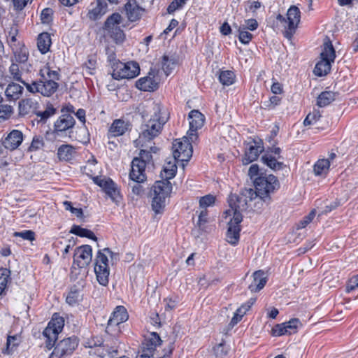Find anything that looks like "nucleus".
Listing matches in <instances>:
<instances>
[{"label":"nucleus","instance_id":"f257e3e1","mask_svg":"<svg viewBox=\"0 0 358 358\" xmlns=\"http://www.w3.org/2000/svg\"><path fill=\"white\" fill-rule=\"evenodd\" d=\"M168 119L165 108L159 104H155L150 119L143 124L141 133L134 142L135 146L147 147L148 144H152V140L161 133Z\"/></svg>","mask_w":358,"mask_h":358},{"label":"nucleus","instance_id":"f03ea898","mask_svg":"<svg viewBox=\"0 0 358 358\" xmlns=\"http://www.w3.org/2000/svg\"><path fill=\"white\" fill-rule=\"evenodd\" d=\"M228 203L229 208L224 213V218L229 219L226 240L229 244L236 245L240 238L241 230L240 223L243 220L242 212L246 210L248 208L244 201L241 200L238 202L236 194H231L229 196Z\"/></svg>","mask_w":358,"mask_h":358},{"label":"nucleus","instance_id":"7ed1b4c3","mask_svg":"<svg viewBox=\"0 0 358 358\" xmlns=\"http://www.w3.org/2000/svg\"><path fill=\"white\" fill-rule=\"evenodd\" d=\"M255 190L252 188H245L241 192V195L238 196V202L244 201L246 207H250V202L259 197V200L268 197L271 193L279 187V182L277 178L273 175L260 176L255 180Z\"/></svg>","mask_w":358,"mask_h":358},{"label":"nucleus","instance_id":"20e7f679","mask_svg":"<svg viewBox=\"0 0 358 358\" xmlns=\"http://www.w3.org/2000/svg\"><path fill=\"white\" fill-rule=\"evenodd\" d=\"M40 76L41 79L39 81L25 84V87L31 93L38 92L45 96H50L59 87L57 83L59 77V73L57 71L51 70L49 65L46 64L40 69Z\"/></svg>","mask_w":358,"mask_h":358},{"label":"nucleus","instance_id":"39448f33","mask_svg":"<svg viewBox=\"0 0 358 358\" xmlns=\"http://www.w3.org/2000/svg\"><path fill=\"white\" fill-rule=\"evenodd\" d=\"M28 59L29 52L24 46L13 50V56L10 59L11 64L8 69L10 78L20 82L24 86L25 84L29 83L23 80V76L31 72V65L28 62Z\"/></svg>","mask_w":358,"mask_h":358},{"label":"nucleus","instance_id":"423d86ee","mask_svg":"<svg viewBox=\"0 0 358 358\" xmlns=\"http://www.w3.org/2000/svg\"><path fill=\"white\" fill-rule=\"evenodd\" d=\"M114 253L106 248L99 250L95 257L94 273L98 282L103 286H106L109 282L110 266L108 256L113 257Z\"/></svg>","mask_w":358,"mask_h":358},{"label":"nucleus","instance_id":"0eeeda50","mask_svg":"<svg viewBox=\"0 0 358 358\" xmlns=\"http://www.w3.org/2000/svg\"><path fill=\"white\" fill-rule=\"evenodd\" d=\"M172 190L170 181L162 180L155 182L152 187L153 198L152 208L155 213H160L165 207L166 199Z\"/></svg>","mask_w":358,"mask_h":358},{"label":"nucleus","instance_id":"6e6552de","mask_svg":"<svg viewBox=\"0 0 358 358\" xmlns=\"http://www.w3.org/2000/svg\"><path fill=\"white\" fill-rule=\"evenodd\" d=\"M336 58L335 50L330 41L324 43L322 51L320 54V60L316 64L314 73L317 76L327 75L331 70V64Z\"/></svg>","mask_w":358,"mask_h":358},{"label":"nucleus","instance_id":"1a4fd4ad","mask_svg":"<svg viewBox=\"0 0 358 358\" xmlns=\"http://www.w3.org/2000/svg\"><path fill=\"white\" fill-rule=\"evenodd\" d=\"M301 12L298 7L291 6L287 12V18L279 14L276 20L284 27V35L286 38L290 39L296 31L297 26L300 22Z\"/></svg>","mask_w":358,"mask_h":358},{"label":"nucleus","instance_id":"9d476101","mask_svg":"<svg viewBox=\"0 0 358 358\" xmlns=\"http://www.w3.org/2000/svg\"><path fill=\"white\" fill-rule=\"evenodd\" d=\"M129 318L127 309L123 306H117L110 317L106 327V332L113 336H118L124 327L122 324Z\"/></svg>","mask_w":358,"mask_h":358},{"label":"nucleus","instance_id":"9b49d317","mask_svg":"<svg viewBox=\"0 0 358 358\" xmlns=\"http://www.w3.org/2000/svg\"><path fill=\"white\" fill-rule=\"evenodd\" d=\"M192 141L188 136L182 138L176 139L173 143L172 150L173 157L182 163V168L189 161L192 156Z\"/></svg>","mask_w":358,"mask_h":358},{"label":"nucleus","instance_id":"f8f14e48","mask_svg":"<svg viewBox=\"0 0 358 358\" xmlns=\"http://www.w3.org/2000/svg\"><path fill=\"white\" fill-rule=\"evenodd\" d=\"M64 326V318L57 313L54 314L48 327L43 332V336L46 338L45 345L48 350L54 346L57 336L62 331Z\"/></svg>","mask_w":358,"mask_h":358},{"label":"nucleus","instance_id":"ddd939ff","mask_svg":"<svg viewBox=\"0 0 358 358\" xmlns=\"http://www.w3.org/2000/svg\"><path fill=\"white\" fill-rule=\"evenodd\" d=\"M122 23V17L117 13L110 15L104 23V29L117 43L123 42L125 38L124 31L121 29Z\"/></svg>","mask_w":358,"mask_h":358},{"label":"nucleus","instance_id":"4468645a","mask_svg":"<svg viewBox=\"0 0 358 358\" xmlns=\"http://www.w3.org/2000/svg\"><path fill=\"white\" fill-rule=\"evenodd\" d=\"M113 77L116 80L131 79L139 74V65L136 62L113 63Z\"/></svg>","mask_w":358,"mask_h":358},{"label":"nucleus","instance_id":"2eb2a0df","mask_svg":"<svg viewBox=\"0 0 358 358\" xmlns=\"http://www.w3.org/2000/svg\"><path fill=\"white\" fill-rule=\"evenodd\" d=\"M93 182L99 186L102 190L112 199L114 202H118L121 199L120 190L116 184L109 178L105 176H94Z\"/></svg>","mask_w":358,"mask_h":358},{"label":"nucleus","instance_id":"dca6fc26","mask_svg":"<svg viewBox=\"0 0 358 358\" xmlns=\"http://www.w3.org/2000/svg\"><path fill=\"white\" fill-rule=\"evenodd\" d=\"M78 346L76 337H69L60 341L55 347L49 358H62L72 354Z\"/></svg>","mask_w":358,"mask_h":358},{"label":"nucleus","instance_id":"f3484780","mask_svg":"<svg viewBox=\"0 0 358 358\" xmlns=\"http://www.w3.org/2000/svg\"><path fill=\"white\" fill-rule=\"evenodd\" d=\"M189 129L187 135L192 142H195L198 138L197 131L203 126L205 116L198 110H192L188 115Z\"/></svg>","mask_w":358,"mask_h":358},{"label":"nucleus","instance_id":"a211bd4d","mask_svg":"<svg viewBox=\"0 0 358 358\" xmlns=\"http://www.w3.org/2000/svg\"><path fill=\"white\" fill-rule=\"evenodd\" d=\"M162 341L156 332H148L144 336V341L142 343V354L141 358H150L154 355L157 348L159 346Z\"/></svg>","mask_w":358,"mask_h":358},{"label":"nucleus","instance_id":"6ab92c4d","mask_svg":"<svg viewBox=\"0 0 358 358\" xmlns=\"http://www.w3.org/2000/svg\"><path fill=\"white\" fill-rule=\"evenodd\" d=\"M300 324L301 322L299 319H291L288 322L275 325L271 329V335L275 337H279L294 334L297 331Z\"/></svg>","mask_w":358,"mask_h":358},{"label":"nucleus","instance_id":"aec40b11","mask_svg":"<svg viewBox=\"0 0 358 358\" xmlns=\"http://www.w3.org/2000/svg\"><path fill=\"white\" fill-rule=\"evenodd\" d=\"M92 249L89 245H84L75 250L73 263L80 268L88 266L92 262Z\"/></svg>","mask_w":358,"mask_h":358},{"label":"nucleus","instance_id":"412c9836","mask_svg":"<svg viewBox=\"0 0 358 358\" xmlns=\"http://www.w3.org/2000/svg\"><path fill=\"white\" fill-rule=\"evenodd\" d=\"M129 173V178L134 182L142 183L146 180L145 162L141 159H133Z\"/></svg>","mask_w":358,"mask_h":358},{"label":"nucleus","instance_id":"4be33fe9","mask_svg":"<svg viewBox=\"0 0 358 358\" xmlns=\"http://www.w3.org/2000/svg\"><path fill=\"white\" fill-rule=\"evenodd\" d=\"M24 135L22 132L17 129L12 130L3 141V145L5 148L14 150L17 149L22 143Z\"/></svg>","mask_w":358,"mask_h":358},{"label":"nucleus","instance_id":"5701e85b","mask_svg":"<svg viewBox=\"0 0 358 358\" xmlns=\"http://www.w3.org/2000/svg\"><path fill=\"white\" fill-rule=\"evenodd\" d=\"M127 18L131 22L138 20L144 11L136 3V0H128L124 6Z\"/></svg>","mask_w":358,"mask_h":358},{"label":"nucleus","instance_id":"b1692460","mask_svg":"<svg viewBox=\"0 0 358 358\" xmlns=\"http://www.w3.org/2000/svg\"><path fill=\"white\" fill-rule=\"evenodd\" d=\"M138 89L145 92H152L158 87V83L155 79V76L149 73L148 76L139 78L136 83Z\"/></svg>","mask_w":358,"mask_h":358},{"label":"nucleus","instance_id":"393cba45","mask_svg":"<svg viewBox=\"0 0 358 358\" xmlns=\"http://www.w3.org/2000/svg\"><path fill=\"white\" fill-rule=\"evenodd\" d=\"M75 123L74 117L71 115L63 114L55 122V131L56 133L65 131L73 127Z\"/></svg>","mask_w":358,"mask_h":358},{"label":"nucleus","instance_id":"a878e982","mask_svg":"<svg viewBox=\"0 0 358 358\" xmlns=\"http://www.w3.org/2000/svg\"><path fill=\"white\" fill-rule=\"evenodd\" d=\"M107 10V4L103 0H96L91 3V8L87 13V17L91 20H96L101 18Z\"/></svg>","mask_w":358,"mask_h":358},{"label":"nucleus","instance_id":"bb28decb","mask_svg":"<svg viewBox=\"0 0 358 358\" xmlns=\"http://www.w3.org/2000/svg\"><path fill=\"white\" fill-rule=\"evenodd\" d=\"M263 150L264 148L262 144L255 142V144L250 145L248 149L245 151L244 157H243V164H249L255 161Z\"/></svg>","mask_w":358,"mask_h":358},{"label":"nucleus","instance_id":"cd10ccee","mask_svg":"<svg viewBox=\"0 0 358 358\" xmlns=\"http://www.w3.org/2000/svg\"><path fill=\"white\" fill-rule=\"evenodd\" d=\"M253 280L249 285V289L252 292H257L264 288L266 282L267 278L264 271L259 270L255 271L252 275Z\"/></svg>","mask_w":358,"mask_h":358},{"label":"nucleus","instance_id":"c85d7f7f","mask_svg":"<svg viewBox=\"0 0 358 358\" xmlns=\"http://www.w3.org/2000/svg\"><path fill=\"white\" fill-rule=\"evenodd\" d=\"M178 162H180V160H178L174 157L172 159L166 162L161 172V177L163 180H167L169 181V180L175 177L177 172L176 163Z\"/></svg>","mask_w":358,"mask_h":358},{"label":"nucleus","instance_id":"c756f323","mask_svg":"<svg viewBox=\"0 0 358 358\" xmlns=\"http://www.w3.org/2000/svg\"><path fill=\"white\" fill-rule=\"evenodd\" d=\"M38 105V102L31 98L24 99L19 102L20 113L23 115L36 113Z\"/></svg>","mask_w":358,"mask_h":358},{"label":"nucleus","instance_id":"7c9ffc66","mask_svg":"<svg viewBox=\"0 0 358 358\" xmlns=\"http://www.w3.org/2000/svg\"><path fill=\"white\" fill-rule=\"evenodd\" d=\"M23 90L20 85L12 82L7 85L5 95L8 101H16L21 97Z\"/></svg>","mask_w":358,"mask_h":358},{"label":"nucleus","instance_id":"2f4dec72","mask_svg":"<svg viewBox=\"0 0 358 358\" xmlns=\"http://www.w3.org/2000/svg\"><path fill=\"white\" fill-rule=\"evenodd\" d=\"M130 128V124L128 122H125L122 120H115L112 123L109 133L113 136H120L125 134Z\"/></svg>","mask_w":358,"mask_h":358},{"label":"nucleus","instance_id":"473e14b6","mask_svg":"<svg viewBox=\"0 0 358 358\" xmlns=\"http://www.w3.org/2000/svg\"><path fill=\"white\" fill-rule=\"evenodd\" d=\"M52 44L50 34L47 32L40 34L37 38V47L41 54L49 52Z\"/></svg>","mask_w":358,"mask_h":358},{"label":"nucleus","instance_id":"72a5a7b5","mask_svg":"<svg viewBox=\"0 0 358 358\" xmlns=\"http://www.w3.org/2000/svg\"><path fill=\"white\" fill-rule=\"evenodd\" d=\"M331 162L329 159H319L314 164L313 172L317 176H326L329 172Z\"/></svg>","mask_w":358,"mask_h":358},{"label":"nucleus","instance_id":"f704fd0d","mask_svg":"<svg viewBox=\"0 0 358 358\" xmlns=\"http://www.w3.org/2000/svg\"><path fill=\"white\" fill-rule=\"evenodd\" d=\"M278 159L268 152L262 157L263 163L274 171L280 170L284 166L283 162H279Z\"/></svg>","mask_w":358,"mask_h":358},{"label":"nucleus","instance_id":"c9c22d12","mask_svg":"<svg viewBox=\"0 0 358 358\" xmlns=\"http://www.w3.org/2000/svg\"><path fill=\"white\" fill-rule=\"evenodd\" d=\"M336 93L331 91H324L320 93L317 99V105L319 107H325L336 99Z\"/></svg>","mask_w":358,"mask_h":358},{"label":"nucleus","instance_id":"e433bc0d","mask_svg":"<svg viewBox=\"0 0 358 358\" xmlns=\"http://www.w3.org/2000/svg\"><path fill=\"white\" fill-rule=\"evenodd\" d=\"M75 149L70 145H62L58 148L57 155L60 160L69 161L74 155Z\"/></svg>","mask_w":358,"mask_h":358},{"label":"nucleus","instance_id":"4c0bfd02","mask_svg":"<svg viewBox=\"0 0 358 358\" xmlns=\"http://www.w3.org/2000/svg\"><path fill=\"white\" fill-rule=\"evenodd\" d=\"M139 157H135L134 159H141L147 165L152 160L151 153H156L157 148L155 146H152V144H148L147 147H141Z\"/></svg>","mask_w":358,"mask_h":358},{"label":"nucleus","instance_id":"58836bf2","mask_svg":"<svg viewBox=\"0 0 358 358\" xmlns=\"http://www.w3.org/2000/svg\"><path fill=\"white\" fill-rule=\"evenodd\" d=\"M20 336L19 335L8 336L6 348L3 350V354H11L14 349L18 346L20 343Z\"/></svg>","mask_w":358,"mask_h":358},{"label":"nucleus","instance_id":"ea45409f","mask_svg":"<svg viewBox=\"0 0 358 358\" xmlns=\"http://www.w3.org/2000/svg\"><path fill=\"white\" fill-rule=\"evenodd\" d=\"M235 78V73L229 70L222 71L219 75V80L224 86H229L234 84Z\"/></svg>","mask_w":358,"mask_h":358},{"label":"nucleus","instance_id":"a19ab883","mask_svg":"<svg viewBox=\"0 0 358 358\" xmlns=\"http://www.w3.org/2000/svg\"><path fill=\"white\" fill-rule=\"evenodd\" d=\"M71 233L76 234L80 237H87L90 239L96 241V237L92 231L87 229L82 228L80 226H76V225L73 226L71 230Z\"/></svg>","mask_w":358,"mask_h":358},{"label":"nucleus","instance_id":"79ce46f5","mask_svg":"<svg viewBox=\"0 0 358 358\" xmlns=\"http://www.w3.org/2000/svg\"><path fill=\"white\" fill-rule=\"evenodd\" d=\"M96 66V57L94 55L88 57L87 60L83 65V70L85 71L89 75L94 73V71Z\"/></svg>","mask_w":358,"mask_h":358},{"label":"nucleus","instance_id":"37998d69","mask_svg":"<svg viewBox=\"0 0 358 358\" xmlns=\"http://www.w3.org/2000/svg\"><path fill=\"white\" fill-rule=\"evenodd\" d=\"M238 39L243 44H248L252 39L253 35L243 27H238Z\"/></svg>","mask_w":358,"mask_h":358},{"label":"nucleus","instance_id":"c03bdc74","mask_svg":"<svg viewBox=\"0 0 358 358\" xmlns=\"http://www.w3.org/2000/svg\"><path fill=\"white\" fill-rule=\"evenodd\" d=\"M321 117V113L317 110H314L313 112L310 113L303 121V124L305 126H308L316 123L320 118Z\"/></svg>","mask_w":358,"mask_h":358},{"label":"nucleus","instance_id":"a18cd8bd","mask_svg":"<svg viewBox=\"0 0 358 358\" xmlns=\"http://www.w3.org/2000/svg\"><path fill=\"white\" fill-rule=\"evenodd\" d=\"M82 300V296L78 291H71L66 299V301L70 306H75Z\"/></svg>","mask_w":358,"mask_h":358},{"label":"nucleus","instance_id":"49530a36","mask_svg":"<svg viewBox=\"0 0 358 358\" xmlns=\"http://www.w3.org/2000/svg\"><path fill=\"white\" fill-rule=\"evenodd\" d=\"M10 280V271L5 268L0 275V295L6 289Z\"/></svg>","mask_w":358,"mask_h":358},{"label":"nucleus","instance_id":"de8ad7c7","mask_svg":"<svg viewBox=\"0 0 358 358\" xmlns=\"http://www.w3.org/2000/svg\"><path fill=\"white\" fill-rule=\"evenodd\" d=\"M64 207L65 210L70 211L72 214H73L77 217H82L83 215V212L82 208H75L73 206L72 203L71 201H66L63 202Z\"/></svg>","mask_w":358,"mask_h":358},{"label":"nucleus","instance_id":"09e8293b","mask_svg":"<svg viewBox=\"0 0 358 358\" xmlns=\"http://www.w3.org/2000/svg\"><path fill=\"white\" fill-rule=\"evenodd\" d=\"M14 237H20L24 240L32 241L35 240V233L31 230H24L13 233Z\"/></svg>","mask_w":358,"mask_h":358},{"label":"nucleus","instance_id":"8fccbe9b","mask_svg":"<svg viewBox=\"0 0 358 358\" xmlns=\"http://www.w3.org/2000/svg\"><path fill=\"white\" fill-rule=\"evenodd\" d=\"M215 201V197L208 194L201 197L199 200V205L202 209H206L207 207L211 206Z\"/></svg>","mask_w":358,"mask_h":358},{"label":"nucleus","instance_id":"3c124183","mask_svg":"<svg viewBox=\"0 0 358 358\" xmlns=\"http://www.w3.org/2000/svg\"><path fill=\"white\" fill-rule=\"evenodd\" d=\"M44 142L43 137L40 136H34L31 143L29 148V151H36L43 147Z\"/></svg>","mask_w":358,"mask_h":358},{"label":"nucleus","instance_id":"603ef678","mask_svg":"<svg viewBox=\"0 0 358 358\" xmlns=\"http://www.w3.org/2000/svg\"><path fill=\"white\" fill-rule=\"evenodd\" d=\"M55 108L52 105H48L45 110L42 112L36 113L38 117H41V120H45L52 116L55 113Z\"/></svg>","mask_w":358,"mask_h":358},{"label":"nucleus","instance_id":"864d4df0","mask_svg":"<svg viewBox=\"0 0 358 358\" xmlns=\"http://www.w3.org/2000/svg\"><path fill=\"white\" fill-rule=\"evenodd\" d=\"M315 216V210H313L310 212V213L303 217L298 224H297V229H301L305 228L308 224H310L313 218Z\"/></svg>","mask_w":358,"mask_h":358},{"label":"nucleus","instance_id":"5fc2aeb1","mask_svg":"<svg viewBox=\"0 0 358 358\" xmlns=\"http://www.w3.org/2000/svg\"><path fill=\"white\" fill-rule=\"evenodd\" d=\"M187 0H173L167 8L169 13H173L176 10H179L183 7L186 3Z\"/></svg>","mask_w":358,"mask_h":358},{"label":"nucleus","instance_id":"6e6d98bb","mask_svg":"<svg viewBox=\"0 0 358 358\" xmlns=\"http://www.w3.org/2000/svg\"><path fill=\"white\" fill-rule=\"evenodd\" d=\"M13 113L12 106L7 104L0 105V118L6 120L10 117Z\"/></svg>","mask_w":358,"mask_h":358},{"label":"nucleus","instance_id":"4d7b16f0","mask_svg":"<svg viewBox=\"0 0 358 358\" xmlns=\"http://www.w3.org/2000/svg\"><path fill=\"white\" fill-rule=\"evenodd\" d=\"M256 298H250L248 301L243 303L240 308H238L236 310L239 313V315L244 316L246 313L250 309L252 306L255 303Z\"/></svg>","mask_w":358,"mask_h":358},{"label":"nucleus","instance_id":"13d9d810","mask_svg":"<svg viewBox=\"0 0 358 358\" xmlns=\"http://www.w3.org/2000/svg\"><path fill=\"white\" fill-rule=\"evenodd\" d=\"M239 27H243L245 30L255 31L258 28L259 24L255 19L250 18L245 20L244 24H241Z\"/></svg>","mask_w":358,"mask_h":358},{"label":"nucleus","instance_id":"bf43d9fd","mask_svg":"<svg viewBox=\"0 0 358 358\" xmlns=\"http://www.w3.org/2000/svg\"><path fill=\"white\" fill-rule=\"evenodd\" d=\"M208 211L206 209H202L199 215L197 226L203 229L206 224L208 222Z\"/></svg>","mask_w":358,"mask_h":358},{"label":"nucleus","instance_id":"052dcab7","mask_svg":"<svg viewBox=\"0 0 358 358\" xmlns=\"http://www.w3.org/2000/svg\"><path fill=\"white\" fill-rule=\"evenodd\" d=\"M53 11L50 8H44L41 14V20L43 24H49L52 20Z\"/></svg>","mask_w":358,"mask_h":358},{"label":"nucleus","instance_id":"680f3d73","mask_svg":"<svg viewBox=\"0 0 358 358\" xmlns=\"http://www.w3.org/2000/svg\"><path fill=\"white\" fill-rule=\"evenodd\" d=\"M357 288H358V274L352 276L349 280L346 287V292L349 293Z\"/></svg>","mask_w":358,"mask_h":358},{"label":"nucleus","instance_id":"e2e57ef3","mask_svg":"<svg viewBox=\"0 0 358 358\" xmlns=\"http://www.w3.org/2000/svg\"><path fill=\"white\" fill-rule=\"evenodd\" d=\"M281 99L278 96H272L268 101V103H265V106L269 109L275 108L280 103Z\"/></svg>","mask_w":358,"mask_h":358},{"label":"nucleus","instance_id":"0e129e2a","mask_svg":"<svg viewBox=\"0 0 358 358\" xmlns=\"http://www.w3.org/2000/svg\"><path fill=\"white\" fill-rule=\"evenodd\" d=\"M214 351L217 357L225 356L227 353V350L223 343H220L214 348Z\"/></svg>","mask_w":358,"mask_h":358},{"label":"nucleus","instance_id":"69168bd1","mask_svg":"<svg viewBox=\"0 0 358 358\" xmlns=\"http://www.w3.org/2000/svg\"><path fill=\"white\" fill-rule=\"evenodd\" d=\"M164 301L165 303L166 310H172L176 308L177 306V302L171 298L165 299Z\"/></svg>","mask_w":358,"mask_h":358},{"label":"nucleus","instance_id":"338daca9","mask_svg":"<svg viewBox=\"0 0 358 358\" xmlns=\"http://www.w3.org/2000/svg\"><path fill=\"white\" fill-rule=\"evenodd\" d=\"M17 31L15 28H11L10 31L8 32V42L12 44L13 43L16 42L17 41Z\"/></svg>","mask_w":358,"mask_h":358},{"label":"nucleus","instance_id":"774afa93","mask_svg":"<svg viewBox=\"0 0 358 358\" xmlns=\"http://www.w3.org/2000/svg\"><path fill=\"white\" fill-rule=\"evenodd\" d=\"M13 5L17 10L23 9L29 0H12Z\"/></svg>","mask_w":358,"mask_h":358}]
</instances>
